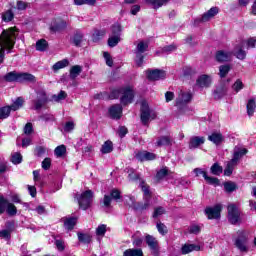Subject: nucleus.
Listing matches in <instances>:
<instances>
[{
  "mask_svg": "<svg viewBox=\"0 0 256 256\" xmlns=\"http://www.w3.org/2000/svg\"><path fill=\"white\" fill-rule=\"evenodd\" d=\"M15 39H17V28L15 27L3 30L0 34V65L5 59V49L11 50L15 47Z\"/></svg>",
  "mask_w": 256,
  "mask_h": 256,
  "instance_id": "1",
  "label": "nucleus"
},
{
  "mask_svg": "<svg viewBox=\"0 0 256 256\" xmlns=\"http://www.w3.org/2000/svg\"><path fill=\"white\" fill-rule=\"evenodd\" d=\"M3 79L7 81V83H35V81H37L33 74L18 73L16 71L8 72L3 76Z\"/></svg>",
  "mask_w": 256,
  "mask_h": 256,
  "instance_id": "2",
  "label": "nucleus"
},
{
  "mask_svg": "<svg viewBox=\"0 0 256 256\" xmlns=\"http://www.w3.org/2000/svg\"><path fill=\"white\" fill-rule=\"evenodd\" d=\"M112 95H114V97H119V95H121L120 103L122 105H129L133 103V99L135 97V93L133 92V89H131V87L114 90L112 92Z\"/></svg>",
  "mask_w": 256,
  "mask_h": 256,
  "instance_id": "3",
  "label": "nucleus"
},
{
  "mask_svg": "<svg viewBox=\"0 0 256 256\" xmlns=\"http://www.w3.org/2000/svg\"><path fill=\"white\" fill-rule=\"evenodd\" d=\"M157 117V112L149 108L147 101H142L140 108V119L144 125H149L150 121H153Z\"/></svg>",
  "mask_w": 256,
  "mask_h": 256,
  "instance_id": "4",
  "label": "nucleus"
},
{
  "mask_svg": "<svg viewBox=\"0 0 256 256\" xmlns=\"http://www.w3.org/2000/svg\"><path fill=\"white\" fill-rule=\"evenodd\" d=\"M238 237L235 239L234 245L235 247L238 248V250L241 253H247V251H249V247H247V243H248V236H247V232L241 230L238 231Z\"/></svg>",
  "mask_w": 256,
  "mask_h": 256,
  "instance_id": "5",
  "label": "nucleus"
},
{
  "mask_svg": "<svg viewBox=\"0 0 256 256\" xmlns=\"http://www.w3.org/2000/svg\"><path fill=\"white\" fill-rule=\"evenodd\" d=\"M77 199L81 209L87 211V209H89L93 204V191L86 190Z\"/></svg>",
  "mask_w": 256,
  "mask_h": 256,
  "instance_id": "6",
  "label": "nucleus"
},
{
  "mask_svg": "<svg viewBox=\"0 0 256 256\" xmlns=\"http://www.w3.org/2000/svg\"><path fill=\"white\" fill-rule=\"evenodd\" d=\"M228 220L232 225H237L241 221V212L237 205H228Z\"/></svg>",
  "mask_w": 256,
  "mask_h": 256,
  "instance_id": "7",
  "label": "nucleus"
},
{
  "mask_svg": "<svg viewBox=\"0 0 256 256\" xmlns=\"http://www.w3.org/2000/svg\"><path fill=\"white\" fill-rule=\"evenodd\" d=\"M146 244L148 245L151 253L154 256H159L160 247H159V240L149 234L145 236Z\"/></svg>",
  "mask_w": 256,
  "mask_h": 256,
  "instance_id": "8",
  "label": "nucleus"
},
{
  "mask_svg": "<svg viewBox=\"0 0 256 256\" xmlns=\"http://www.w3.org/2000/svg\"><path fill=\"white\" fill-rule=\"evenodd\" d=\"M223 206L221 204H216L214 207H208L205 209V214L208 219H219L221 217V211Z\"/></svg>",
  "mask_w": 256,
  "mask_h": 256,
  "instance_id": "9",
  "label": "nucleus"
},
{
  "mask_svg": "<svg viewBox=\"0 0 256 256\" xmlns=\"http://www.w3.org/2000/svg\"><path fill=\"white\" fill-rule=\"evenodd\" d=\"M37 99L33 101L35 109H41L44 105H46L48 98L45 90H39L36 92Z\"/></svg>",
  "mask_w": 256,
  "mask_h": 256,
  "instance_id": "10",
  "label": "nucleus"
},
{
  "mask_svg": "<svg viewBox=\"0 0 256 256\" xmlns=\"http://www.w3.org/2000/svg\"><path fill=\"white\" fill-rule=\"evenodd\" d=\"M146 75L149 81H160V79H165L166 77L165 71L159 69L148 70Z\"/></svg>",
  "mask_w": 256,
  "mask_h": 256,
  "instance_id": "11",
  "label": "nucleus"
},
{
  "mask_svg": "<svg viewBox=\"0 0 256 256\" xmlns=\"http://www.w3.org/2000/svg\"><path fill=\"white\" fill-rule=\"evenodd\" d=\"M233 59V52L227 50H220L216 52V61L218 63H227Z\"/></svg>",
  "mask_w": 256,
  "mask_h": 256,
  "instance_id": "12",
  "label": "nucleus"
},
{
  "mask_svg": "<svg viewBox=\"0 0 256 256\" xmlns=\"http://www.w3.org/2000/svg\"><path fill=\"white\" fill-rule=\"evenodd\" d=\"M193 99V95L190 92L180 91L178 98L176 99L177 107H182V105H187Z\"/></svg>",
  "mask_w": 256,
  "mask_h": 256,
  "instance_id": "13",
  "label": "nucleus"
},
{
  "mask_svg": "<svg viewBox=\"0 0 256 256\" xmlns=\"http://www.w3.org/2000/svg\"><path fill=\"white\" fill-rule=\"evenodd\" d=\"M108 113L111 119H119L120 117H123V107L121 104L112 105L109 108Z\"/></svg>",
  "mask_w": 256,
  "mask_h": 256,
  "instance_id": "14",
  "label": "nucleus"
},
{
  "mask_svg": "<svg viewBox=\"0 0 256 256\" xmlns=\"http://www.w3.org/2000/svg\"><path fill=\"white\" fill-rule=\"evenodd\" d=\"M66 27H67V22L61 19H56L52 21L50 25V30L52 31V33H57L59 31H63V29H65Z\"/></svg>",
  "mask_w": 256,
  "mask_h": 256,
  "instance_id": "15",
  "label": "nucleus"
},
{
  "mask_svg": "<svg viewBox=\"0 0 256 256\" xmlns=\"http://www.w3.org/2000/svg\"><path fill=\"white\" fill-rule=\"evenodd\" d=\"M219 13V8L217 7H212L210 8L206 13H204L200 19V21L202 23H207V21H211V19H213V17H215L216 15H218Z\"/></svg>",
  "mask_w": 256,
  "mask_h": 256,
  "instance_id": "16",
  "label": "nucleus"
},
{
  "mask_svg": "<svg viewBox=\"0 0 256 256\" xmlns=\"http://www.w3.org/2000/svg\"><path fill=\"white\" fill-rule=\"evenodd\" d=\"M136 159H138V161H153L157 159V155L151 152L141 151L136 154Z\"/></svg>",
  "mask_w": 256,
  "mask_h": 256,
  "instance_id": "17",
  "label": "nucleus"
},
{
  "mask_svg": "<svg viewBox=\"0 0 256 256\" xmlns=\"http://www.w3.org/2000/svg\"><path fill=\"white\" fill-rule=\"evenodd\" d=\"M193 251H201V246L197 244L186 243L181 248L182 255H189V253H193Z\"/></svg>",
  "mask_w": 256,
  "mask_h": 256,
  "instance_id": "18",
  "label": "nucleus"
},
{
  "mask_svg": "<svg viewBox=\"0 0 256 256\" xmlns=\"http://www.w3.org/2000/svg\"><path fill=\"white\" fill-rule=\"evenodd\" d=\"M211 76L207 75V74H203L201 76H199V78L197 79V86L198 87H210L211 86Z\"/></svg>",
  "mask_w": 256,
  "mask_h": 256,
  "instance_id": "19",
  "label": "nucleus"
},
{
  "mask_svg": "<svg viewBox=\"0 0 256 256\" xmlns=\"http://www.w3.org/2000/svg\"><path fill=\"white\" fill-rule=\"evenodd\" d=\"M205 143V137L202 136H193L189 142V149H197V147Z\"/></svg>",
  "mask_w": 256,
  "mask_h": 256,
  "instance_id": "20",
  "label": "nucleus"
},
{
  "mask_svg": "<svg viewBox=\"0 0 256 256\" xmlns=\"http://www.w3.org/2000/svg\"><path fill=\"white\" fill-rule=\"evenodd\" d=\"M208 141H211L214 145H221L224 141L223 134L220 132H213L208 136Z\"/></svg>",
  "mask_w": 256,
  "mask_h": 256,
  "instance_id": "21",
  "label": "nucleus"
},
{
  "mask_svg": "<svg viewBox=\"0 0 256 256\" xmlns=\"http://www.w3.org/2000/svg\"><path fill=\"white\" fill-rule=\"evenodd\" d=\"M64 228L67 231H72V229L77 225V218L75 217H69V218H64Z\"/></svg>",
  "mask_w": 256,
  "mask_h": 256,
  "instance_id": "22",
  "label": "nucleus"
},
{
  "mask_svg": "<svg viewBox=\"0 0 256 256\" xmlns=\"http://www.w3.org/2000/svg\"><path fill=\"white\" fill-rule=\"evenodd\" d=\"M123 256H143L141 248H130L123 252Z\"/></svg>",
  "mask_w": 256,
  "mask_h": 256,
  "instance_id": "23",
  "label": "nucleus"
},
{
  "mask_svg": "<svg viewBox=\"0 0 256 256\" xmlns=\"http://www.w3.org/2000/svg\"><path fill=\"white\" fill-rule=\"evenodd\" d=\"M82 71H83V67L79 65L72 66L70 69V79H77V77L81 75Z\"/></svg>",
  "mask_w": 256,
  "mask_h": 256,
  "instance_id": "24",
  "label": "nucleus"
},
{
  "mask_svg": "<svg viewBox=\"0 0 256 256\" xmlns=\"http://www.w3.org/2000/svg\"><path fill=\"white\" fill-rule=\"evenodd\" d=\"M107 34V31L105 29L102 30H95L93 35H92V41L94 43H97L98 41H101Z\"/></svg>",
  "mask_w": 256,
  "mask_h": 256,
  "instance_id": "25",
  "label": "nucleus"
},
{
  "mask_svg": "<svg viewBox=\"0 0 256 256\" xmlns=\"http://www.w3.org/2000/svg\"><path fill=\"white\" fill-rule=\"evenodd\" d=\"M100 151L103 155H107V153H111L113 151V142H111V140H107L106 142H104Z\"/></svg>",
  "mask_w": 256,
  "mask_h": 256,
  "instance_id": "26",
  "label": "nucleus"
},
{
  "mask_svg": "<svg viewBox=\"0 0 256 256\" xmlns=\"http://www.w3.org/2000/svg\"><path fill=\"white\" fill-rule=\"evenodd\" d=\"M65 67H69V60L68 59H63L58 62H56L53 66L52 69L53 71H59V69H65Z\"/></svg>",
  "mask_w": 256,
  "mask_h": 256,
  "instance_id": "27",
  "label": "nucleus"
},
{
  "mask_svg": "<svg viewBox=\"0 0 256 256\" xmlns=\"http://www.w3.org/2000/svg\"><path fill=\"white\" fill-rule=\"evenodd\" d=\"M23 103H25V100H23L22 97H18L11 106H9L10 111H18V109H21L23 107Z\"/></svg>",
  "mask_w": 256,
  "mask_h": 256,
  "instance_id": "28",
  "label": "nucleus"
},
{
  "mask_svg": "<svg viewBox=\"0 0 256 256\" xmlns=\"http://www.w3.org/2000/svg\"><path fill=\"white\" fill-rule=\"evenodd\" d=\"M169 0H146V3L152 5L154 9H159V7H163V5H167Z\"/></svg>",
  "mask_w": 256,
  "mask_h": 256,
  "instance_id": "29",
  "label": "nucleus"
},
{
  "mask_svg": "<svg viewBox=\"0 0 256 256\" xmlns=\"http://www.w3.org/2000/svg\"><path fill=\"white\" fill-rule=\"evenodd\" d=\"M72 43L76 47H81V43H83V33L76 31L72 38Z\"/></svg>",
  "mask_w": 256,
  "mask_h": 256,
  "instance_id": "30",
  "label": "nucleus"
},
{
  "mask_svg": "<svg viewBox=\"0 0 256 256\" xmlns=\"http://www.w3.org/2000/svg\"><path fill=\"white\" fill-rule=\"evenodd\" d=\"M49 47V43L45 39H40L36 42V51H47V48Z\"/></svg>",
  "mask_w": 256,
  "mask_h": 256,
  "instance_id": "31",
  "label": "nucleus"
},
{
  "mask_svg": "<svg viewBox=\"0 0 256 256\" xmlns=\"http://www.w3.org/2000/svg\"><path fill=\"white\" fill-rule=\"evenodd\" d=\"M121 41V36L119 35H110V37L108 38V45L110 47H117V45H119Z\"/></svg>",
  "mask_w": 256,
  "mask_h": 256,
  "instance_id": "32",
  "label": "nucleus"
},
{
  "mask_svg": "<svg viewBox=\"0 0 256 256\" xmlns=\"http://www.w3.org/2000/svg\"><path fill=\"white\" fill-rule=\"evenodd\" d=\"M230 71H231V66L229 64L221 65L219 67V76L221 77V79H223L227 77Z\"/></svg>",
  "mask_w": 256,
  "mask_h": 256,
  "instance_id": "33",
  "label": "nucleus"
},
{
  "mask_svg": "<svg viewBox=\"0 0 256 256\" xmlns=\"http://www.w3.org/2000/svg\"><path fill=\"white\" fill-rule=\"evenodd\" d=\"M157 147H165V145H171V138L168 136H162L156 141Z\"/></svg>",
  "mask_w": 256,
  "mask_h": 256,
  "instance_id": "34",
  "label": "nucleus"
},
{
  "mask_svg": "<svg viewBox=\"0 0 256 256\" xmlns=\"http://www.w3.org/2000/svg\"><path fill=\"white\" fill-rule=\"evenodd\" d=\"M6 213H7L10 217H15V215H17V207L15 206V204L8 202V203L6 204Z\"/></svg>",
  "mask_w": 256,
  "mask_h": 256,
  "instance_id": "35",
  "label": "nucleus"
},
{
  "mask_svg": "<svg viewBox=\"0 0 256 256\" xmlns=\"http://www.w3.org/2000/svg\"><path fill=\"white\" fill-rule=\"evenodd\" d=\"M149 47V45L145 42H140L138 43L136 50H135V54L136 55H143V53H145V51H147V48Z\"/></svg>",
  "mask_w": 256,
  "mask_h": 256,
  "instance_id": "36",
  "label": "nucleus"
},
{
  "mask_svg": "<svg viewBox=\"0 0 256 256\" xmlns=\"http://www.w3.org/2000/svg\"><path fill=\"white\" fill-rule=\"evenodd\" d=\"M256 102L255 99H250L247 103V114L249 117H252L253 113H255Z\"/></svg>",
  "mask_w": 256,
  "mask_h": 256,
  "instance_id": "37",
  "label": "nucleus"
},
{
  "mask_svg": "<svg viewBox=\"0 0 256 256\" xmlns=\"http://www.w3.org/2000/svg\"><path fill=\"white\" fill-rule=\"evenodd\" d=\"M210 173H212V175L219 176L223 173V167L219 165V163H214L210 168Z\"/></svg>",
  "mask_w": 256,
  "mask_h": 256,
  "instance_id": "38",
  "label": "nucleus"
},
{
  "mask_svg": "<svg viewBox=\"0 0 256 256\" xmlns=\"http://www.w3.org/2000/svg\"><path fill=\"white\" fill-rule=\"evenodd\" d=\"M167 175H169V169L167 167H164L157 172L155 179L157 181H161V179H165Z\"/></svg>",
  "mask_w": 256,
  "mask_h": 256,
  "instance_id": "39",
  "label": "nucleus"
},
{
  "mask_svg": "<svg viewBox=\"0 0 256 256\" xmlns=\"http://www.w3.org/2000/svg\"><path fill=\"white\" fill-rule=\"evenodd\" d=\"M244 155H247V149L235 148L233 158L235 159L237 157L236 161H239L241 159V157H243Z\"/></svg>",
  "mask_w": 256,
  "mask_h": 256,
  "instance_id": "40",
  "label": "nucleus"
},
{
  "mask_svg": "<svg viewBox=\"0 0 256 256\" xmlns=\"http://www.w3.org/2000/svg\"><path fill=\"white\" fill-rule=\"evenodd\" d=\"M123 31V27L116 22L111 26V35H119L121 37V32Z\"/></svg>",
  "mask_w": 256,
  "mask_h": 256,
  "instance_id": "41",
  "label": "nucleus"
},
{
  "mask_svg": "<svg viewBox=\"0 0 256 256\" xmlns=\"http://www.w3.org/2000/svg\"><path fill=\"white\" fill-rule=\"evenodd\" d=\"M9 115H11V108L9 106L0 108V119H7Z\"/></svg>",
  "mask_w": 256,
  "mask_h": 256,
  "instance_id": "42",
  "label": "nucleus"
},
{
  "mask_svg": "<svg viewBox=\"0 0 256 256\" xmlns=\"http://www.w3.org/2000/svg\"><path fill=\"white\" fill-rule=\"evenodd\" d=\"M140 187L144 193V199H151V192L149 191V185H147L145 182H141Z\"/></svg>",
  "mask_w": 256,
  "mask_h": 256,
  "instance_id": "43",
  "label": "nucleus"
},
{
  "mask_svg": "<svg viewBox=\"0 0 256 256\" xmlns=\"http://www.w3.org/2000/svg\"><path fill=\"white\" fill-rule=\"evenodd\" d=\"M156 228L158 230V233H160V235H167L168 233L167 226L163 224V222L158 221L156 223Z\"/></svg>",
  "mask_w": 256,
  "mask_h": 256,
  "instance_id": "44",
  "label": "nucleus"
},
{
  "mask_svg": "<svg viewBox=\"0 0 256 256\" xmlns=\"http://www.w3.org/2000/svg\"><path fill=\"white\" fill-rule=\"evenodd\" d=\"M15 17V14L13 13L12 10H7L2 14V19L6 23H9V21H13V18Z\"/></svg>",
  "mask_w": 256,
  "mask_h": 256,
  "instance_id": "45",
  "label": "nucleus"
},
{
  "mask_svg": "<svg viewBox=\"0 0 256 256\" xmlns=\"http://www.w3.org/2000/svg\"><path fill=\"white\" fill-rule=\"evenodd\" d=\"M244 87L245 85L243 84V81H241V79H237L235 83L232 85V90L235 93H239V91H241V89H243Z\"/></svg>",
  "mask_w": 256,
  "mask_h": 256,
  "instance_id": "46",
  "label": "nucleus"
},
{
  "mask_svg": "<svg viewBox=\"0 0 256 256\" xmlns=\"http://www.w3.org/2000/svg\"><path fill=\"white\" fill-rule=\"evenodd\" d=\"M204 179H205L206 183H208V185H214V187L219 186V178L211 177L206 174Z\"/></svg>",
  "mask_w": 256,
  "mask_h": 256,
  "instance_id": "47",
  "label": "nucleus"
},
{
  "mask_svg": "<svg viewBox=\"0 0 256 256\" xmlns=\"http://www.w3.org/2000/svg\"><path fill=\"white\" fill-rule=\"evenodd\" d=\"M67 99V93L65 91H60V93L57 95L52 96V101H55L56 103H59V101H63Z\"/></svg>",
  "mask_w": 256,
  "mask_h": 256,
  "instance_id": "48",
  "label": "nucleus"
},
{
  "mask_svg": "<svg viewBox=\"0 0 256 256\" xmlns=\"http://www.w3.org/2000/svg\"><path fill=\"white\" fill-rule=\"evenodd\" d=\"M75 5H90V7H95L97 0H74Z\"/></svg>",
  "mask_w": 256,
  "mask_h": 256,
  "instance_id": "49",
  "label": "nucleus"
},
{
  "mask_svg": "<svg viewBox=\"0 0 256 256\" xmlns=\"http://www.w3.org/2000/svg\"><path fill=\"white\" fill-rule=\"evenodd\" d=\"M224 189L226 193H233L237 189V185L233 182H225Z\"/></svg>",
  "mask_w": 256,
  "mask_h": 256,
  "instance_id": "50",
  "label": "nucleus"
},
{
  "mask_svg": "<svg viewBox=\"0 0 256 256\" xmlns=\"http://www.w3.org/2000/svg\"><path fill=\"white\" fill-rule=\"evenodd\" d=\"M66 151H67V148L65 147V145H60L55 148L54 153L56 157H63Z\"/></svg>",
  "mask_w": 256,
  "mask_h": 256,
  "instance_id": "51",
  "label": "nucleus"
},
{
  "mask_svg": "<svg viewBox=\"0 0 256 256\" xmlns=\"http://www.w3.org/2000/svg\"><path fill=\"white\" fill-rule=\"evenodd\" d=\"M11 161L12 163H14V165H19V163L23 161V156H21V153L15 152L14 154H12Z\"/></svg>",
  "mask_w": 256,
  "mask_h": 256,
  "instance_id": "52",
  "label": "nucleus"
},
{
  "mask_svg": "<svg viewBox=\"0 0 256 256\" xmlns=\"http://www.w3.org/2000/svg\"><path fill=\"white\" fill-rule=\"evenodd\" d=\"M7 203H9L7 198L0 195V215H3V213H5V208L7 207Z\"/></svg>",
  "mask_w": 256,
  "mask_h": 256,
  "instance_id": "53",
  "label": "nucleus"
},
{
  "mask_svg": "<svg viewBox=\"0 0 256 256\" xmlns=\"http://www.w3.org/2000/svg\"><path fill=\"white\" fill-rule=\"evenodd\" d=\"M107 233V225L101 224L96 228V235L103 237Z\"/></svg>",
  "mask_w": 256,
  "mask_h": 256,
  "instance_id": "54",
  "label": "nucleus"
},
{
  "mask_svg": "<svg viewBox=\"0 0 256 256\" xmlns=\"http://www.w3.org/2000/svg\"><path fill=\"white\" fill-rule=\"evenodd\" d=\"M189 233H191L192 235H199V233H201V226L199 225H191L188 228Z\"/></svg>",
  "mask_w": 256,
  "mask_h": 256,
  "instance_id": "55",
  "label": "nucleus"
},
{
  "mask_svg": "<svg viewBox=\"0 0 256 256\" xmlns=\"http://www.w3.org/2000/svg\"><path fill=\"white\" fill-rule=\"evenodd\" d=\"M161 215H165V208L163 207H157L154 209L153 217L154 219H157V217H161Z\"/></svg>",
  "mask_w": 256,
  "mask_h": 256,
  "instance_id": "56",
  "label": "nucleus"
},
{
  "mask_svg": "<svg viewBox=\"0 0 256 256\" xmlns=\"http://www.w3.org/2000/svg\"><path fill=\"white\" fill-rule=\"evenodd\" d=\"M110 197H111V199H114L115 201L121 199V191H119L117 189L111 190Z\"/></svg>",
  "mask_w": 256,
  "mask_h": 256,
  "instance_id": "57",
  "label": "nucleus"
},
{
  "mask_svg": "<svg viewBox=\"0 0 256 256\" xmlns=\"http://www.w3.org/2000/svg\"><path fill=\"white\" fill-rule=\"evenodd\" d=\"M103 57L106 61V65H108V67H113V59L111 58V54H109V52H104Z\"/></svg>",
  "mask_w": 256,
  "mask_h": 256,
  "instance_id": "58",
  "label": "nucleus"
},
{
  "mask_svg": "<svg viewBox=\"0 0 256 256\" xmlns=\"http://www.w3.org/2000/svg\"><path fill=\"white\" fill-rule=\"evenodd\" d=\"M42 169H44V171H49V169H51V158H45L42 161Z\"/></svg>",
  "mask_w": 256,
  "mask_h": 256,
  "instance_id": "59",
  "label": "nucleus"
},
{
  "mask_svg": "<svg viewBox=\"0 0 256 256\" xmlns=\"http://www.w3.org/2000/svg\"><path fill=\"white\" fill-rule=\"evenodd\" d=\"M45 153H46L45 147H43V146H38V147H36V149H35V155H36L37 157H43V155H45Z\"/></svg>",
  "mask_w": 256,
  "mask_h": 256,
  "instance_id": "60",
  "label": "nucleus"
},
{
  "mask_svg": "<svg viewBox=\"0 0 256 256\" xmlns=\"http://www.w3.org/2000/svg\"><path fill=\"white\" fill-rule=\"evenodd\" d=\"M78 239L82 243H89V241H91V237H89V235H86L83 233H78Z\"/></svg>",
  "mask_w": 256,
  "mask_h": 256,
  "instance_id": "61",
  "label": "nucleus"
},
{
  "mask_svg": "<svg viewBox=\"0 0 256 256\" xmlns=\"http://www.w3.org/2000/svg\"><path fill=\"white\" fill-rule=\"evenodd\" d=\"M111 196L109 195H104V198H103V205L104 207H106V209H109V207H111Z\"/></svg>",
  "mask_w": 256,
  "mask_h": 256,
  "instance_id": "62",
  "label": "nucleus"
},
{
  "mask_svg": "<svg viewBox=\"0 0 256 256\" xmlns=\"http://www.w3.org/2000/svg\"><path fill=\"white\" fill-rule=\"evenodd\" d=\"M74 129H75V123L73 122H66V124L64 125V131H66V133H69Z\"/></svg>",
  "mask_w": 256,
  "mask_h": 256,
  "instance_id": "63",
  "label": "nucleus"
},
{
  "mask_svg": "<svg viewBox=\"0 0 256 256\" xmlns=\"http://www.w3.org/2000/svg\"><path fill=\"white\" fill-rule=\"evenodd\" d=\"M245 43H246L247 49H253V47H255V45H256V39L250 38Z\"/></svg>",
  "mask_w": 256,
  "mask_h": 256,
  "instance_id": "64",
  "label": "nucleus"
}]
</instances>
